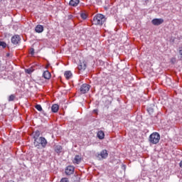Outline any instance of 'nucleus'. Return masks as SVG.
Masks as SVG:
<instances>
[{"instance_id":"f03ea898","label":"nucleus","mask_w":182,"mask_h":182,"mask_svg":"<svg viewBox=\"0 0 182 182\" xmlns=\"http://www.w3.org/2000/svg\"><path fill=\"white\" fill-rule=\"evenodd\" d=\"M106 22V17L103 14H98L93 17L94 25H102Z\"/></svg>"},{"instance_id":"9d476101","label":"nucleus","mask_w":182,"mask_h":182,"mask_svg":"<svg viewBox=\"0 0 182 182\" xmlns=\"http://www.w3.org/2000/svg\"><path fill=\"white\" fill-rule=\"evenodd\" d=\"M154 104H151L147 107V112L149 113V114H153V113H154Z\"/></svg>"},{"instance_id":"20e7f679","label":"nucleus","mask_w":182,"mask_h":182,"mask_svg":"<svg viewBox=\"0 0 182 182\" xmlns=\"http://www.w3.org/2000/svg\"><path fill=\"white\" fill-rule=\"evenodd\" d=\"M96 156L98 160H105L109 157V153H107V150L103 149L100 153H97Z\"/></svg>"},{"instance_id":"412c9836","label":"nucleus","mask_w":182,"mask_h":182,"mask_svg":"<svg viewBox=\"0 0 182 182\" xmlns=\"http://www.w3.org/2000/svg\"><path fill=\"white\" fill-rule=\"evenodd\" d=\"M35 108L38 111V112H42V106L41 105H36L35 106Z\"/></svg>"},{"instance_id":"b1692460","label":"nucleus","mask_w":182,"mask_h":182,"mask_svg":"<svg viewBox=\"0 0 182 182\" xmlns=\"http://www.w3.org/2000/svg\"><path fill=\"white\" fill-rule=\"evenodd\" d=\"M32 72H33V70H32L31 68H28L26 70V73H28V75H31V73H32Z\"/></svg>"},{"instance_id":"9b49d317","label":"nucleus","mask_w":182,"mask_h":182,"mask_svg":"<svg viewBox=\"0 0 182 182\" xmlns=\"http://www.w3.org/2000/svg\"><path fill=\"white\" fill-rule=\"evenodd\" d=\"M35 31L37 33H42V32H43V26L41 24L37 25L35 28Z\"/></svg>"},{"instance_id":"a211bd4d","label":"nucleus","mask_w":182,"mask_h":182,"mask_svg":"<svg viewBox=\"0 0 182 182\" xmlns=\"http://www.w3.org/2000/svg\"><path fill=\"white\" fill-rule=\"evenodd\" d=\"M97 136L100 140H103V139H105V132H103V131H99Z\"/></svg>"},{"instance_id":"0eeeda50","label":"nucleus","mask_w":182,"mask_h":182,"mask_svg":"<svg viewBox=\"0 0 182 182\" xmlns=\"http://www.w3.org/2000/svg\"><path fill=\"white\" fill-rule=\"evenodd\" d=\"M75 173V167L73 166H68L65 168V174L67 176H70L71 174H73Z\"/></svg>"},{"instance_id":"7ed1b4c3","label":"nucleus","mask_w":182,"mask_h":182,"mask_svg":"<svg viewBox=\"0 0 182 182\" xmlns=\"http://www.w3.org/2000/svg\"><path fill=\"white\" fill-rule=\"evenodd\" d=\"M149 141L151 144H157L160 141V134L159 132H153L149 137Z\"/></svg>"},{"instance_id":"f257e3e1","label":"nucleus","mask_w":182,"mask_h":182,"mask_svg":"<svg viewBox=\"0 0 182 182\" xmlns=\"http://www.w3.org/2000/svg\"><path fill=\"white\" fill-rule=\"evenodd\" d=\"M33 144L36 149H45L48 146V140L43 136H40L39 139L34 140Z\"/></svg>"},{"instance_id":"4be33fe9","label":"nucleus","mask_w":182,"mask_h":182,"mask_svg":"<svg viewBox=\"0 0 182 182\" xmlns=\"http://www.w3.org/2000/svg\"><path fill=\"white\" fill-rule=\"evenodd\" d=\"M80 17L82 18V19H87V14H85V13H82L80 14Z\"/></svg>"},{"instance_id":"2eb2a0df","label":"nucleus","mask_w":182,"mask_h":182,"mask_svg":"<svg viewBox=\"0 0 182 182\" xmlns=\"http://www.w3.org/2000/svg\"><path fill=\"white\" fill-rule=\"evenodd\" d=\"M39 136H41V132L39 130L33 132V139H34V140L39 139Z\"/></svg>"},{"instance_id":"a878e982","label":"nucleus","mask_w":182,"mask_h":182,"mask_svg":"<svg viewBox=\"0 0 182 182\" xmlns=\"http://www.w3.org/2000/svg\"><path fill=\"white\" fill-rule=\"evenodd\" d=\"M30 55H31V56H33L35 55V49L33 48L30 49Z\"/></svg>"},{"instance_id":"39448f33","label":"nucleus","mask_w":182,"mask_h":182,"mask_svg":"<svg viewBox=\"0 0 182 182\" xmlns=\"http://www.w3.org/2000/svg\"><path fill=\"white\" fill-rule=\"evenodd\" d=\"M90 90V85H88L87 83L82 84L80 87V92L81 95H85Z\"/></svg>"},{"instance_id":"1a4fd4ad","label":"nucleus","mask_w":182,"mask_h":182,"mask_svg":"<svg viewBox=\"0 0 182 182\" xmlns=\"http://www.w3.org/2000/svg\"><path fill=\"white\" fill-rule=\"evenodd\" d=\"M77 68H78V70H81V71L86 70V68H87L86 61L80 60Z\"/></svg>"},{"instance_id":"4468645a","label":"nucleus","mask_w":182,"mask_h":182,"mask_svg":"<svg viewBox=\"0 0 182 182\" xmlns=\"http://www.w3.org/2000/svg\"><path fill=\"white\" fill-rule=\"evenodd\" d=\"M80 0H70L69 2V5L70 6H77L79 5Z\"/></svg>"},{"instance_id":"f8f14e48","label":"nucleus","mask_w":182,"mask_h":182,"mask_svg":"<svg viewBox=\"0 0 182 182\" xmlns=\"http://www.w3.org/2000/svg\"><path fill=\"white\" fill-rule=\"evenodd\" d=\"M54 150L57 154H59L62 152V150H63V148L60 145H55L54 146Z\"/></svg>"},{"instance_id":"5701e85b","label":"nucleus","mask_w":182,"mask_h":182,"mask_svg":"<svg viewBox=\"0 0 182 182\" xmlns=\"http://www.w3.org/2000/svg\"><path fill=\"white\" fill-rule=\"evenodd\" d=\"M0 46L5 49L6 48V43L5 41H0Z\"/></svg>"},{"instance_id":"f3484780","label":"nucleus","mask_w":182,"mask_h":182,"mask_svg":"<svg viewBox=\"0 0 182 182\" xmlns=\"http://www.w3.org/2000/svg\"><path fill=\"white\" fill-rule=\"evenodd\" d=\"M43 77H44V79H47V80L50 79V73H49V71H48V70L44 71L43 73Z\"/></svg>"},{"instance_id":"dca6fc26","label":"nucleus","mask_w":182,"mask_h":182,"mask_svg":"<svg viewBox=\"0 0 182 182\" xmlns=\"http://www.w3.org/2000/svg\"><path fill=\"white\" fill-rule=\"evenodd\" d=\"M82 158L80 157V156L76 155L74 159V163H75V164H80Z\"/></svg>"},{"instance_id":"393cba45","label":"nucleus","mask_w":182,"mask_h":182,"mask_svg":"<svg viewBox=\"0 0 182 182\" xmlns=\"http://www.w3.org/2000/svg\"><path fill=\"white\" fill-rule=\"evenodd\" d=\"M60 182H69V178H63L60 179Z\"/></svg>"},{"instance_id":"aec40b11","label":"nucleus","mask_w":182,"mask_h":182,"mask_svg":"<svg viewBox=\"0 0 182 182\" xmlns=\"http://www.w3.org/2000/svg\"><path fill=\"white\" fill-rule=\"evenodd\" d=\"M15 99H16V97L15 96V95H11L9 97V102H14V100H15Z\"/></svg>"},{"instance_id":"c756f323","label":"nucleus","mask_w":182,"mask_h":182,"mask_svg":"<svg viewBox=\"0 0 182 182\" xmlns=\"http://www.w3.org/2000/svg\"><path fill=\"white\" fill-rule=\"evenodd\" d=\"M6 56H9V53H7V54H6Z\"/></svg>"},{"instance_id":"6ab92c4d","label":"nucleus","mask_w":182,"mask_h":182,"mask_svg":"<svg viewBox=\"0 0 182 182\" xmlns=\"http://www.w3.org/2000/svg\"><path fill=\"white\" fill-rule=\"evenodd\" d=\"M64 76L67 79V80H69V79L72 78V72L65 71V73H64Z\"/></svg>"},{"instance_id":"cd10ccee","label":"nucleus","mask_w":182,"mask_h":182,"mask_svg":"<svg viewBox=\"0 0 182 182\" xmlns=\"http://www.w3.org/2000/svg\"><path fill=\"white\" fill-rule=\"evenodd\" d=\"M72 18H73V16H72V15L68 16V19H72Z\"/></svg>"},{"instance_id":"6e6552de","label":"nucleus","mask_w":182,"mask_h":182,"mask_svg":"<svg viewBox=\"0 0 182 182\" xmlns=\"http://www.w3.org/2000/svg\"><path fill=\"white\" fill-rule=\"evenodd\" d=\"M164 22V19L163 18H154L151 21V23H153L155 26H159V25H161Z\"/></svg>"},{"instance_id":"423d86ee","label":"nucleus","mask_w":182,"mask_h":182,"mask_svg":"<svg viewBox=\"0 0 182 182\" xmlns=\"http://www.w3.org/2000/svg\"><path fill=\"white\" fill-rule=\"evenodd\" d=\"M21 42V36L19 35H15L11 37V43L13 45H18Z\"/></svg>"},{"instance_id":"ddd939ff","label":"nucleus","mask_w":182,"mask_h":182,"mask_svg":"<svg viewBox=\"0 0 182 182\" xmlns=\"http://www.w3.org/2000/svg\"><path fill=\"white\" fill-rule=\"evenodd\" d=\"M51 111L53 113H58L59 112V105L57 104H54L51 107Z\"/></svg>"},{"instance_id":"bb28decb","label":"nucleus","mask_w":182,"mask_h":182,"mask_svg":"<svg viewBox=\"0 0 182 182\" xmlns=\"http://www.w3.org/2000/svg\"><path fill=\"white\" fill-rule=\"evenodd\" d=\"M179 55L181 56V59H182V47H179Z\"/></svg>"},{"instance_id":"c85d7f7f","label":"nucleus","mask_w":182,"mask_h":182,"mask_svg":"<svg viewBox=\"0 0 182 182\" xmlns=\"http://www.w3.org/2000/svg\"><path fill=\"white\" fill-rule=\"evenodd\" d=\"M42 113L44 116H46V112H45V111L42 110Z\"/></svg>"}]
</instances>
